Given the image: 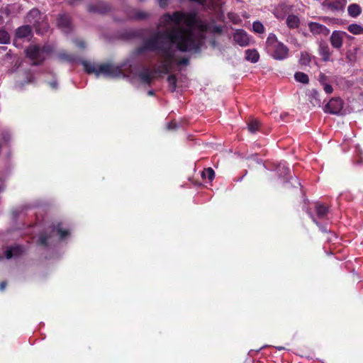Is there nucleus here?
I'll list each match as a JSON object with an SVG mask.
<instances>
[{"mask_svg": "<svg viewBox=\"0 0 363 363\" xmlns=\"http://www.w3.org/2000/svg\"><path fill=\"white\" fill-rule=\"evenodd\" d=\"M159 5L164 8L168 4V0H158Z\"/></svg>", "mask_w": 363, "mask_h": 363, "instance_id": "ea45409f", "label": "nucleus"}, {"mask_svg": "<svg viewBox=\"0 0 363 363\" xmlns=\"http://www.w3.org/2000/svg\"><path fill=\"white\" fill-rule=\"evenodd\" d=\"M1 139L4 142L7 143L11 140V133L9 129H4L1 134Z\"/></svg>", "mask_w": 363, "mask_h": 363, "instance_id": "473e14b6", "label": "nucleus"}, {"mask_svg": "<svg viewBox=\"0 0 363 363\" xmlns=\"http://www.w3.org/2000/svg\"><path fill=\"white\" fill-rule=\"evenodd\" d=\"M308 215L310 216V217L312 218L313 221L317 225L319 226L320 229L323 231V232H326L327 231V229L323 226V225H319V223H318V221L316 220V218H315V216L310 212V211H308Z\"/></svg>", "mask_w": 363, "mask_h": 363, "instance_id": "72a5a7b5", "label": "nucleus"}, {"mask_svg": "<svg viewBox=\"0 0 363 363\" xmlns=\"http://www.w3.org/2000/svg\"><path fill=\"white\" fill-rule=\"evenodd\" d=\"M69 235L67 229L62 227L61 223L53 225L50 228V235L48 236L42 235L39 238V244L44 246H49L55 241V237H57V240H63Z\"/></svg>", "mask_w": 363, "mask_h": 363, "instance_id": "20e7f679", "label": "nucleus"}, {"mask_svg": "<svg viewBox=\"0 0 363 363\" xmlns=\"http://www.w3.org/2000/svg\"><path fill=\"white\" fill-rule=\"evenodd\" d=\"M53 50L54 47L51 45L48 44L43 46L31 45L26 49V53L33 65H38L42 63Z\"/></svg>", "mask_w": 363, "mask_h": 363, "instance_id": "7ed1b4c3", "label": "nucleus"}, {"mask_svg": "<svg viewBox=\"0 0 363 363\" xmlns=\"http://www.w3.org/2000/svg\"><path fill=\"white\" fill-rule=\"evenodd\" d=\"M310 101L313 106H320V99H319V94L315 89L311 91Z\"/></svg>", "mask_w": 363, "mask_h": 363, "instance_id": "5701e85b", "label": "nucleus"}, {"mask_svg": "<svg viewBox=\"0 0 363 363\" xmlns=\"http://www.w3.org/2000/svg\"><path fill=\"white\" fill-rule=\"evenodd\" d=\"M157 30L137 50L138 54L145 50L154 51L160 57L157 72L167 73L177 66L187 65L189 59L179 56L180 52L197 53L204 43L210 23L198 16L196 12L174 11L162 15Z\"/></svg>", "mask_w": 363, "mask_h": 363, "instance_id": "f257e3e1", "label": "nucleus"}, {"mask_svg": "<svg viewBox=\"0 0 363 363\" xmlns=\"http://www.w3.org/2000/svg\"><path fill=\"white\" fill-rule=\"evenodd\" d=\"M343 108V101L340 98H333L325 107V111L332 114H339Z\"/></svg>", "mask_w": 363, "mask_h": 363, "instance_id": "423d86ee", "label": "nucleus"}, {"mask_svg": "<svg viewBox=\"0 0 363 363\" xmlns=\"http://www.w3.org/2000/svg\"><path fill=\"white\" fill-rule=\"evenodd\" d=\"M322 86H323V89L325 91V93L331 94L333 91V88L330 84L325 83L323 84V85Z\"/></svg>", "mask_w": 363, "mask_h": 363, "instance_id": "f704fd0d", "label": "nucleus"}, {"mask_svg": "<svg viewBox=\"0 0 363 363\" xmlns=\"http://www.w3.org/2000/svg\"><path fill=\"white\" fill-rule=\"evenodd\" d=\"M58 27L65 33L72 30L69 16L66 14L60 15L57 19Z\"/></svg>", "mask_w": 363, "mask_h": 363, "instance_id": "f8f14e48", "label": "nucleus"}, {"mask_svg": "<svg viewBox=\"0 0 363 363\" xmlns=\"http://www.w3.org/2000/svg\"><path fill=\"white\" fill-rule=\"evenodd\" d=\"M294 78L296 81L305 84H308L309 82L308 75L301 72H296L294 74Z\"/></svg>", "mask_w": 363, "mask_h": 363, "instance_id": "b1692460", "label": "nucleus"}, {"mask_svg": "<svg viewBox=\"0 0 363 363\" xmlns=\"http://www.w3.org/2000/svg\"><path fill=\"white\" fill-rule=\"evenodd\" d=\"M50 85L52 89H56L57 87V83L56 81H52L50 82Z\"/></svg>", "mask_w": 363, "mask_h": 363, "instance_id": "37998d69", "label": "nucleus"}, {"mask_svg": "<svg viewBox=\"0 0 363 363\" xmlns=\"http://www.w3.org/2000/svg\"><path fill=\"white\" fill-rule=\"evenodd\" d=\"M177 128V124L174 122H170L167 125V129L172 130Z\"/></svg>", "mask_w": 363, "mask_h": 363, "instance_id": "a19ab883", "label": "nucleus"}, {"mask_svg": "<svg viewBox=\"0 0 363 363\" xmlns=\"http://www.w3.org/2000/svg\"><path fill=\"white\" fill-rule=\"evenodd\" d=\"M82 65L88 74H94L96 77L101 75L111 78L132 75L137 77L142 84L148 85L155 77L152 71L146 67L140 69L133 59L127 60L121 65L110 63L97 65L86 61L82 62Z\"/></svg>", "mask_w": 363, "mask_h": 363, "instance_id": "f03ea898", "label": "nucleus"}, {"mask_svg": "<svg viewBox=\"0 0 363 363\" xmlns=\"http://www.w3.org/2000/svg\"><path fill=\"white\" fill-rule=\"evenodd\" d=\"M319 53L324 61H329L330 58V48L327 45L321 44L319 48Z\"/></svg>", "mask_w": 363, "mask_h": 363, "instance_id": "aec40b11", "label": "nucleus"}, {"mask_svg": "<svg viewBox=\"0 0 363 363\" xmlns=\"http://www.w3.org/2000/svg\"><path fill=\"white\" fill-rule=\"evenodd\" d=\"M74 43L76 44L77 46H78L79 48H84V43L83 41L82 40H76L74 41Z\"/></svg>", "mask_w": 363, "mask_h": 363, "instance_id": "58836bf2", "label": "nucleus"}, {"mask_svg": "<svg viewBox=\"0 0 363 363\" xmlns=\"http://www.w3.org/2000/svg\"><path fill=\"white\" fill-rule=\"evenodd\" d=\"M347 30L353 35L363 34V26L357 23L350 24L348 26Z\"/></svg>", "mask_w": 363, "mask_h": 363, "instance_id": "4be33fe9", "label": "nucleus"}, {"mask_svg": "<svg viewBox=\"0 0 363 363\" xmlns=\"http://www.w3.org/2000/svg\"><path fill=\"white\" fill-rule=\"evenodd\" d=\"M310 31L313 35H322L327 36L330 33V30L324 25L315 22L308 23Z\"/></svg>", "mask_w": 363, "mask_h": 363, "instance_id": "9d476101", "label": "nucleus"}, {"mask_svg": "<svg viewBox=\"0 0 363 363\" xmlns=\"http://www.w3.org/2000/svg\"><path fill=\"white\" fill-rule=\"evenodd\" d=\"M315 210L316 214L318 218L323 219L325 218L328 212V208L323 203H315Z\"/></svg>", "mask_w": 363, "mask_h": 363, "instance_id": "f3484780", "label": "nucleus"}, {"mask_svg": "<svg viewBox=\"0 0 363 363\" xmlns=\"http://www.w3.org/2000/svg\"><path fill=\"white\" fill-rule=\"evenodd\" d=\"M169 87L174 92L177 89V79L174 75H169L167 78Z\"/></svg>", "mask_w": 363, "mask_h": 363, "instance_id": "cd10ccee", "label": "nucleus"}, {"mask_svg": "<svg viewBox=\"0 0 363 363\" xmlns=\"http://www.w3.org/2000/svg\"><path fill=\"white\" fill-rule=\"evenodd\" d=\"M347 3V0H325L322 6L331 11H340L344 10Z\"/></svg>", "mask_w": 363, "mask_h": 363, "instance_id": "0eeeda50", "label": "nucleus"}, {"mask_svg": "<svg viewBox=\"0 0 363 363\" xmlns=\"http://www.w3.org/2000/svg\"><path fill=\"white\" fill-rule=\"evenodd\" d=\"M148 16V13L145 11L134 10L133 13L128 14V18L141 20L147 18Z\"/></svg>", "mask_w": 363, "mask_h": 363, "instance_id": "412c9836", "label": "nucleus"}, {"mask_svg": "<svg viewBox=\"0 0 363 363\" xmlns=\"http://www.w3.org/2000/svg\"><path fill=\"white\" fill-rule=\"evenodd\" d=\"M346 35V33L342 31H333L330 36V43L332 46L336 49L340 48L342 45L343 39Z\"/></svg>", "mask_w": 363, "mask_h": 363, "instance_id": "9b49d317", "label": "nucleus"}, {"mask_svg": "<svg viewBox=\"0 0 363 363\" xmlns=\"http://www.w3.org/2000/svg\"><path fill=\"white\" fill-rule=\"evenodd\" d=\"M26 83H32L34 82L33 74L29 73L26 77Z\"/></svg>", "mask_w": 363, "mask_h": 363, "instance_id": "4c0bfd02", "label": "nucleus"}, {"mask_svg": "<svg viewBox=\"0 0 363 363\" xmlns=\"http://www.w3.org/2000/svg\"><path fill=\"white\" fill-rule=\"evenodd\" d=\"M110 10V6L105 3H99L96 6H90L89 11L99 13H105Z\"/></svg>", "mask_w": 363, "mask_h": 363, "instance_id": "2eb2a0df", "label": "nucleus"}, {"mask_svg": "<svg viewBox=\"0 0 363 363\" xmlns=\"http://www.w3.org/2000/svg\"><path fill=\"white\" fill-rule=\"evenodd\" d=\"M147 94H148L149 96H153L154 95V91L150 90V91H148Z\"/></svg>", "mask_w": 363, "mask_h": 363, "instance_id": "a18cd8bd", "label": "nucleus"}, {"mask_svg": "<svg viewBox=\"0 0 363 363\" xmlns=\"http://www.w3.org/2000/svg\"><path fill=\"white\" fill-rule=\"evenodd\" d=\"M58 57L61 60H65V61H68V62H74L75 60V57H73L72 55H67L65 52H60L59 55H58Z\"/></svg>", "mask_w": 363, "mask_h": 363, "instance_id": "7c9ffc66", "label": "nucleus"}, {"mask_svg": "<svg viewBox=\"0 0 363 363\" xmlns=\"http://www.w3.org/2000/svg\"><path fill=\"white\" fill-rule=\"evenodd\" d=\"M10 41V36L8 32L4 30H0V43L6 44Z\"/></svg>", "mask_w": 363, "mask_h": 363, "instance_id": "c85d7f7f", "label": "nucleus"}, {"mask_svg": "<svg viewBox=\"0 0 363 363\" xmlns=\"http://www.w3.org/2000/svg\"><path fill=\"white\" fill-rule=\"evenodd\" d=\"M234 41L242 47H245L249 45L250 38L247 33L242 29L235 30L233 34Z\"/></svg>", "mask_w": 363, "mask_h": 363, "instance_id": "1a4fd4ad", "label": "nucleus"}, {"mask_svg": "<svg viewBox=\"0 0 363 363\" xmlns=\"http://www.w3.org/2000/svg\"><path fill=\"white\" fill-rule=\"evenodd\" d=\"M203 179L207 178L209 181H212L215 177V172L212 168H207L204 169L201 174Z\"/></svg>", "mask_w": 363, "mask_h": 363, "instance_id": "bb28decb", "label": "nucleus"}, {"mask_svg": "<svg viewBox=\"0 0 363 363\" xmlns=\"http://www.w3.org/2000/svg\"><path fill=\"white\" fill-rule=\"evenodd\" d=\"M319 82L323 85V84H325L326 83V76L323 74H320V76H319Z\"/></svg>", "mask_w": 363, "mask_h": 363, "instance_id": "c9c22d12", "label": "nucleus"}, {"mask_svg": "<svg viewBox=\"0 0 363 363\" xmlns=\"http://www.w3.org/2000/svg\"><path fill=\"white\" fill-rule=\"evenodd\" d=\"M300 24V20L297 16L289 15L286 18V25L291 29L298 28Z\"/></svg>", "mask_w": 363, "mask_h": 363, "instance_id": "a211bd4d", "label": "nucleus"}, {"mask_svg": "<svg viewBox=\"0 0 363 363\" xmlns=\"http://www.w3.org/2000/svg\"><path fill=\"white\" fill-rule=\"evenodd\" d=\"M26 21L31 24L37 33L43 34L49 28L45 16H43L37 9H33L26 16Z\"/></svg>", "mask_w": 363, "mask_h": 363, "instance_id": "39448f33", "label": "nucleus"}, {"mask_svg": "<svg viewBox=\"0 0 363 363\" xmlns=\"http://www.w3.org/2000/svg\"><path fill=\"white\" fill-rule=\"evenodd\" d=\"M259 55L256 50H247L245 51V59L252 63H255L259 60Z\"/></svg>", "mask_w": 363, "mask_h": 363, "instance_id": "6ab92c4d", "label": "nucleus"}, {"mask_svg": "<svg viewBox=\"0 0 363 363\" xmlns=\"http://www.w3.org/2000/svg\"><path fill=\"white\" fill-rule=\"evenodd\" d=\"M310 61H311V57L308 53L302 52L301 54V57H300L299 62L301 65H306L310 62Z\"/></svg>", "mask_w": 363, "mask_h": 363, "instance_id": "2f4dec72", "label": "nucleus"}, {"mask_svg": "<svg viewBox=\"0 0 363 363\" xmlns=\"http://www.w3.org/2000/svg\"><path fill=\"white\" fill-rule=\"evenodd\" d=\"M259 128V123L256 119H252L247 124L248 130L252 133H256Z\"/></svg>", "mask_w": 363, "mask_h": 363, "instance_id": "a878e982", "label": "nucleus"}, {"mask_svg": "<svg viewBox=\"0 0 363 363\" xmlns=\"http://www.w3.org/2000/svg\"><path fill=\"white\" fill-rule=\"evenodd\" d=\"M280 42L278 41L277 36L274 33H270L267 39V45L269 49L279 44Z\"/></svg>", "mask_w": 363, "mask_h": 363, "instance_id": "393cba45", "label": "nucleus"}, {"mask_svg": "<svg viewBox=\"0 0 363 363\" xmlns=\"http://www.w3.org/2000/svg\"><path fill=\"white\" fill-rule=\"evenodd\" d=\"M277 349L278 350H284V347H277Z\"/></svg>", "mask_w": 363, "mask_h": 363, "instance_id": "49530a36", "label": "nucleus"}, {"mask_svg": "<svg viewBox=\"0 0 363 363\" xmlns=\"http://www.w3.org/2000/svg\"><path fill=\"white\" fill-rule=\"evenodd\" d=\"M281 166H282L283 169H284V172L280 173L281 175H285L287 174L288 171H289V168L287 167H286L285 165V163H282V164H279V167H281Z\"/></svg>", "mask_w": 363, "mask_h": 363, "instance_id": "e433bc0d", "label": "nucleus"}, {"mask_svg": "<svg viewBox=\"0 0 363 363\" xmlns=\"http://www.w3.org/2000/svg\"><path fill=\"white\" fill-rule=\"evenodd\" d=\"M24 252V248L21 247V245H16L14 246H11L5 252L6 257L7 259L14 258L17 257L20 255H21Z\"/></svg>", "mask_w": 363, "mask_h": 363, "instance_id": "ddd939ff", "label": "nucleus"}, {"mask_svg": "<svg viewBox=\"0 0 363 363\" xmlns=\"http://www.w3.org/2000/svg\"><path fill=\"white\" fill-rule=\"evenodd\" d=\"M4 189V186L3 185H0V191H2Z\"/></svg>", "mask_w": 363, "mask_h": 363, "instance_id": "de8ad7c7", "label": "nucleus"}, {"mask_svg": "<svg viewBox=\"0 0 363 363\" xmlns=\"http://www.w3.org/2000/svg\"><path fill=\"white\" fill-rule=\"evenodd\" d=\"M347 12L350 16L356 18L362 13V8L357 4H352L347 8Z\"/></svg>", "mask_w": 363, "mask_h": 363, "instance_id": "dca6fc26", "label": "nucleus"}, {"mask_svg": "<svg viewBox=\"0 0 363 363\" xmlns=\"http://www.w3.org/2000/svg\"><path fill=\"white\" fill-rule=\"evenodd\" d=\"M253 30L257 33H262L264 31V26L259 21H255L252 24Z\"/></svg>", "mask_w": 363, "mask_h": 363, "instance_id": "c756f323", "label": "nucleus"}, {"mask_svg": "<svg viewBox=\"0 0 363 363\" xmlns=\"http://www.w3.org/2000/svg\"><path fill=\"white\" fill-rule=\"evenodd\" d=\"M214 30L216 32H220V27L216 26V27L214 28Z\"/></svg>", "mask_w": 363, "mask_h": 363, "instance_id": "c03bdc74", "label": "nucleus"}, {"mask_svg": "<svg viewBox=\"0 0 363 363\" xmlns=\"http://www.w3.org/2000/svg\"><path fill=\"white\" fill-rule=\"evenodd\" d=\"M30 35L31 28L28 25L19 27L16 32V36L18 39L28 38Z\"/></svg>", "mask_w": 363, "mask_h": 363, "instance_id": "4468645a", "label": "nucleus"}, {"mask_svg": "<svg viewBox=\"0 0 363 363\" xmlns=\"http://www.w3.org/2000/svg\"><path fill=\"white\" fill-rule=\"evenodd\" d=\"M6 286V283L5 281H2L0 283V291H3Z\"/></svg>", "mask_w": 363, "mask_h": 363, "instance_id": "79ce46f5", "label": "nucleus"}, {"mask_svg": "<svg viewBox=\"0 0 363 363\" xmlns=\"http://www.w3.org/2000/svg\"><path fill=\"white\" fill-rule=\"evenodd\" d=\"M271 50L273 51L272 56L276 60H282L288 57L289 49L281 42Z\"/></svg>", "mask_w": 363, "mask_h": 363, "instance_id": "6e6552de", "label": "nucleus"}]
</instances>
